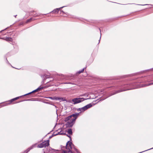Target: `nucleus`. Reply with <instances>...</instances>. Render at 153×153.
Masks as SVG:
<instances>
[{
  "label": "nucleus",
  "instance_id": "f257e3e1",
  "mask_svg": "<svg viewBox=\"0 0 153 153\" xmlns=\"http://www.w3.org/2000/svg\"><path fill=\"white\" fill-rule=\"evenodd\" d=\"M80 112L73 114L66 117L64 120L65 122H67L65 124L67 127H72L74 125L77 117L79 115Z\"/></svg>",
  "mask_w": 153,
  "mask_h": 153
},
{
  "label": "nucleus",
  "instance_id": "f03ea898",
  "mask_svg": "<svg viewBox=\"0 0 153 153\" xmlns=\"http://www.w3.org/2000/svg\"><path fill=\"white\" fill-rule=\"evenodd\" d=\"M137 88V85L135 82H133L130 84H122L117 86L116 88L119 90H123L122 92L127 90L134 89Z\"/></svg>",
  "mask_w": 153,
  "mask_h": 153
},
{
  "label": "nucleus",
  "instance_id": "7ed1b4c3",
  "mask_svg": "<svg viewBox=\"0 0 153 153\" xmlns=\"http://www.w3.org/2000/svg\"><path fill=\"white\" fill-rule=\"evenodd\" d=\"M72 146H74L72 142L70 141H68L66 143V149L68 150H63V151L64 153H73L72 151L69 149V148H70L72 150Z\"/></svg>",
  "mask_w": 153,
  "mask_h": 153
},
{
  "label": "nucleus",
  "instance_id": "20e7f679",
  "mask_svg": "<svg viewBox=\"0 0 153 153\" xmlns=\"http://www.w3.org/2000/svg\"><path fill=\"white\" fill-rule=\"evenodd\" d=\"M88 99H85L83 97H78L73 99L72 101L73 102V104L75 105L77 103H80L85 100H86Z\"/></svg>",
  "mask_w": 153,
  "mask_h": 153
},
{
  "label": "nucleus",
  "instance_id": "39448f33",
  "mask_svg": "<svg viewBox=\"0 0 153 153\" xmlns=\"http://www.w3.org/2000/svg\"><path fill=\"white\" fill-rule=\"evenodd\" d=\"M49 140L45 141L42 143L39 144L38 146V147L39 148L46 147L49 145Z\"/></svg>",
  "mask_w": 153,
  "mask_h": 153
},
{
  "label": "nucleus",
  "instance_id": "423d86ee",
  "mask_svg": "<svg viewBox=\"0 0 153 153\" xmlns=\"http://www.w3.org/2000/svg\"><path fill=\"white\" fill-rule=\"evenodd\" d=\"M123 91V90H118L115 91L114 92L110 93L108 94V96H107V97H106L104 99H101L100 100H104L106 99V98H107L108 97H110L112 95H113L115 94H117L118 93H120V92H122V91Z\"/></svg>",
  "mask_w": 153,
  "mask_h": 153
},
{
  "label": "nucleus",
  "instance_id": "0eeeda50",
  "mask_svg": "<svg viewBox=\"0 0 153 153\" xmlns=\"http://www.w3.org/2000/svg\"><path fill=\"white\" fill-rule=\"evenodd\" d=\"M65 6H63L62 7H60L59 8H57L54 9L53 11H51V13H58L59 11L62 8L64 7Z\"/></svg>",
  "mask_w": 153,
  "mask_h": 153
},
{
  "label": "nucleus",
  "instance_id": "6e6552de",
  "mask_svg": "<svg viewBox=\"0 0 153 153\" xmlns=\"http://www.w3.org/2000/svg\"><path fill=\"white\" fill-rule=\"evenodd\" d=\"M92 106V105L91 103H89L87 105H86L85 106L83 107L84 110L85 111L87 110L88 109L90 108Z\"/></svg>",
  "mask_w": 153,
  "mask_h": 153
},
{
  "label": "nucleus",
  "instance_id": "1a4fd4ad",
  "mask_svg": "<svg viewBox=\"0 0 153 153\" xmlns=\"http://www.w3.org/2000/svg\"><path fill=\"white\" fill-rule=\"evenodd\" d=\"M34 147V146H32L28 148L25 151L24 153H27L31 149H32Z\"/></svg>",
  "mask_w": 153,
  "mask_h": 153
},
{
  "label": "nucleus",
  "instance_id": "9d476101",
  "mask_svg": "<svg viewBox=\"0 0 153 153\" xmlns=\"http://www.w3.org/2000/svg\"><path fill=\"white\" fill-rule=\"evenodd\" d=\"M15 100H14V98L8 101V102H9V103H5V105H8L10 104H11V102L14 101Z\"/></svg>",
  "mask_w": 153,
  "mask_h": 153
},
{
  "label": "nucleus",
  "instance_id": "9b49d317",
  "mask_svg": "<svg viewBox=\"0 0 153 153\" xmlns=\"http://www.w3.org/2000/svg\"><path fill=\"white\" fill-rule=\"evenodd\" d=\"M77 111H80L81 112H83L85 111L83 107L77 109Z\"/></svg>",
  "mask_w": 153,
  "mask_h": 153
},
{
  "label": "nucleus",
  "instance_id": "f8f14e48",
  "mask_svg": "<svg viewBox=\"0 0 153 153\" xmlns=\"http://www.w3.org/2000/svg\"><path fill=\"white\" fill-rule=\"evenodd\" d=\"M86 68V67L85 68H84L83 69H82L81 70H79V71H78V72H77V74H79L80 73H82L83 72V71H84V70H85V69Z\"/></svg>",
  "mask_w": 153,
  "mask_h": 153
},
{
  "label": "nucleus",
  "instance_id": "ddd939ff",
  "mask_svg": "<svg viewBox=\"0 0 153 153\" xmlns=\"http://www.w3.org/2000/svg\"><path fill=\"white\" fill-rule=\"evenodd\" d=\"M41 76L43 79H46L48 78L47 76L45 74L43 75H42Z\"/></svg>",
  "mask_w": 153,
  "mask_h": 153
},
{
  "label": "nucleus",
  "instance_id": "4468645a",
  "mask_svg": "<svg viewBox=\"0 0 153 153\" xmlns=\"http://www.w3.org/2000/svg\"><path fill=\"white\" fill-rule=\"evenodd\" d=\"M68 134L72 135L73 133L72 129L71 128L69 129L68 130Z\"/></svg>",
  "mask_w": 153,
  "mask_h": 153
},
{
  "label": "nucleus",
  "instance_id": "2eb2a0df",
  "mask_svg": "<svg viewBox=\"0 0 153 153\" xmlns=\"http://www.w3.org/2000/svg\"><path fill=\"white\" fill-rule=\"evenodd\" d=\"M35 19H33V18H30V19H27L26 21V23H27L29 22H30L31 21H33V20H34Z\"/></svg>",
  "mask_w": 153,
  "mask_h": 153
},
{
  "label": "nucleus",
  "instance_id": "dca6fc26",
  "mask_svg": "<svg viewBox=\"0 0 153 153\" xmlns=\"http://www.w3.org/2000/svg\"><path fill=\"white\" fill-rule=\"evenodd\" d=\"M5 40L7 41L11 42L13 41V39L10 37H7L6 38Z\"/></svg>",
  "mask_w": 153,
  "mask_h": 153
},
{
  "label": "nucleus",
  "instance_id": "f3484780",
  "mask_svg": "<svg viewBox=\"0 0 153 153\" xmlns=\"http://www.w3.org/2000/svg\"><path fill=\"white\" fill-rule=\"evenodd\" d=\"M43 88V87H41L40 86L38 88H37L36 89L37 91H40Z\"/></svg>",
  "mask_w": 153,
  "mask_h": 153
},
{
  "label": "nucleus",
  "instance_id": "a211bd4d",
  "mask_svg": "<svg viewBox=\"0 0 153 153\" xmlns=\"http://www.w3.org/2000/svg\"><path fill=\"white\" fill-rule=\"evenodd\" d=\"M33 98H30V99H26V100H22V101H21V102L24 101H33ZM20 102H21V101Z\"/></svg>",
  "mask_w": 153,
  "mask_h": 153
},
{
  "label": "nucleus",
  "instance_id": "6ab92c4d",
  "mask_svg": "<svg viewBox=\"0 0 153 153\" xmlns=\"http://www.w3.org/2000/svg\"><path fill=\"white\" fill-rule=\"evenodd\" d=\"M55 132H54L53 133L52 135L51 136L49 137V138H51L53 136H56L57 135V134H55Z\"/></svg>",
  "mask_w": 153,
  "mask_h": 153
},
{
  "label": "nucleus",
  "instance_id": "aec40b11",
  "mask_svg": "<svg viewBox=\"0 0 153 153\" xmlns=\"http://www.w3.org/2000/svg\"><path fill=\"white\" fill-rule=\"evenodd\" d=\"M56 134H57V135L58 134H60V135H63V134H66L65 133L63 134L61 133V131H60L59 132H58V133H57Z\"/></svg>",
  "mask_w": 153,
  "mask_h": 153
},
{
  "label": "nucleus",
  "instance_id": "412c9836",
  "mask_svg": "<svg viewBox=\"0 0 153 153\" xmlns=\"http://www.w3.org/2000/svg\"><path fill=\"white\" fill-rule=\"evenodd\" d=\"M37 92V91L36 89H35V90L32 91L30 93H31V94H32V93H34L35 92Z\"/></svg>",
  "mask_w": 153,
  "mask_h": 153
},
{
  "label": "nucleus",
  "instance_id": "4be33fe9",
  "mask_svg": "<svg viewBox=\"0 0 153 153\" xmlns=\"http://www.w3.org/2000/svg\"><path fill=\"white\" fill-rule=\"evenodd\" d=\"M73 149H74V150H75V151L77 153H78V150H77L76 149V148L75 147H74V148H73Z\"/></svg>",
  "mask_w": 153,
  "mask_h": 153
},
{
  "label": "nucleus",
  "instance_id": "5701e85b",
  "mask_svg": "<svg viewBox=\"0 0 153 153\" xmlns=\"http://www.w3.org/2000/svg\"><path fill=\"white\" fill-rule=\"evenodd\" d=\"M61 12L63 13V14H65L66 15H67L68 14V13H65L64 11H63V10H61Z\"/></svg>",
  "mask_w": 153,
  "mask_h": 153
},
{
  "label": "nucleus",
  "instance_id": "b1692460",
  "mask_svg": "<svg viewBox=\"0 0 153 153\" xmlns=\"http://www.w3.org/2000/svg\"><path fill=\"white\" fill-rule=\"evenodd\" d=\"M136 5H152V4H136Z\"/></svg>",
  "mask_w": 153,
  "mask_h": 153
},
{
  "label": "nucleus",
  "instance_id": "393cba45",
  "mask_svg": "<svg viewBox=\"0 0 153 153\" xmlns=\"http://www.w3.org/2000/svg\"><path fill=\"white\" fill-rule=\"evenodd\" d=\"M20 97H21V96H20V97H16V98H14L15 100H16L18 99Z\"/></svg>",
  "mask_w": 153,
  "mask_h": 153
},
{
  "label": "nucleus",
  "instance_id": "a878e982",
  "mask_svg": "<svg viewBox=\"0 0 153 153\" xmlns=\"http://www.w3.org/2000/svg\"><path fill=\"white\" fill-rule=\"evenodd\" d=\"M31 94V93H30V92H29V93H27V94H26L24 95H23V96H25L27 95H29V94Z\"/></svg>",
  "mask_w": 153,
  "mask_h": 153
},
{
  "label": "nucleus",
  "instance_id": "bb28decb",
  "mask_svg": "<svg viewBox=\"0 0 153 153\" xmlns=\"http://www.w3.org/2000/svg\"><path fill=\"white\" fill-rule=\"evenodd\" d=\"M153 84V82H152L150 83H149L147 85L149 86V85H152Z\"/></svg>",
  "mask_w": 153,
  "mask_h": 153
},
{
  "label": "nucleus",
  "instance_id": "cd10ccee",
  "mask_svg": "<svg viewBox=\"0 0 153 153\" xmlns=\"http://www.w3.org/2000/svg\"><path fill=\"white\" fill-rule=\"evenodd\" d=\"M60 99H61V98H59V97H56V100H60Z\"/></svg>",
  "mask_w": 153,
  "mask_h": 153
},
{
  "label": "nucleus",
  "instance_id": "c85d7f7f",
  "mask_svg": "<svg viewBox=\"0 0 153 153\" xmlns=\"http://www.w3.org/2000/svg\"><path fill=\"white\" fill-rule=\"evenodd\" d=\"M49 98L52 99V100H54V97H49Z\"/></svg>",
  "mask_w": 153,
  "mask_h": 153
},
{
  "label": "nucleus",
  "instance_id": "c756f323",
  "mask_svg": "<svg viewBox=\"0 0 153 153\" xmlns=\"http://www.w3.org/2000/svg\"><path fill=\"white\" fill-rule=\"evenodd\" d=\"M147 71H153V68L150 69H149L147 70Z\"/></svg>",
  "mask_w": 153,
  "mask_h": 153
},
{
  "label": "nucleus",
  "instance_id": "7c9ffc66",
  "mask_svg": "<svg viewBox=\"0 0 153 153\" xmlns=\"http://www.w3.org/2000/svg\"><path fill=\"white\" fill-rule=\"evenodd\" d=\"M6 59L7 63H8V64H9L10 65V64L9 63V62L7 60V58Z\"/></svg>",
  "mask_w": 153,
  "mask_h": 153
},
{
  "label": "nucleus",
  "instance_id": "2f4dec72",
  "mask_svg": "<svg viewBox=\"0 0 153 153\" xmlns=\"http://www.w3.org/2000/svg\"><path fill=\"white\" fill-rule=\"evenodd\" d=\"M45 80V79H43V80H42V84H43V83H44Z\"/></svg>",
  "mask_w": 153,
  "mask_h": 153
},
{
  "label": "nucleus",
  "instance_id": "473e14b6",
  "mask_svg": "<svg viewBox=\"0 0 153 153\" xmlns=\"http://www.w3.org/2000/svg\"><path fill=\"white\" fill-rule=\"evenodd\" d=\"M67 136L68 137H69L70 138V140H71V136H69V135H67Z\"/></svg>",
  "mask_w": 153,
  "mask_h": 153
},
{
  "label": "nucleus",
  "instance_id": "72a5a7b5",
  "mask_svg": "<svg viewBox=\"0 0 153 153\" xmlns=\"http://www.w3.org/2000/svg\"><path fill=\"white\" fill-rule=\"evenodd\" d=\"M62 79L59 78L57 79V80L59 81V80H62Z\"/></svg>",
  "mask_w": 153,
  "mask_h": 153
},
{
  "label": "nucleus",
  "instance_id": "f704fd0d",
  "mask_svg": "<svg viewBox=\"0 0 153 153\" xmlns=\"http://www.w3.org/2000/svg\"><path fill=\"white\" fill-rule=\"evenodd\" d=\"M7 29V28H5V29H4V30H1V31H0V33H1V32H2L4 30H6V29Z\"/></svg>",
  "mask_w": 153,
  "mask_h": 153
},
{
  "label": "nucleus",
  "instance_id": "c9c22d12",
  "mask_svg": "<svg viewBox=\"0 0 153 153\" xmlns=\"http://www.w3.org/2000/svg\"><path fill=\"white\" fill-rule=\"evenodd\" d=\"M101 33L100 34V39L99 40V42L98 44L100 42V39H101Z\"/></svg>",
  "mask_w": 153,
  "mask_h": 153
},
{
  "label": "nucleus",
  "instance_id": "e433bc0d",
  "mask_svg": "<svg viewBox=\"0 0 153 153\" xmlns=\"http://www.w3.org/2000/svg\"><path fill=\"white\" fill-rule=\"evenodd\" d=\"M61 99H60V100H62V101H64L65 100H63V98H61Z\"/></svg>",
  "mask_w": 153,
  "mask_h": 153
},
{
  "label": "nucleus",
  "instance_id": "4c0bfd02",
  "mask_svg": "<svg viewBox=\"0 0 153 153\" xmlns=\"http://www.w3.org/2000/svg\"><path fill=\"white\" fill-rule=\"evenodd\" d=\"M65 84H71V82H68V83H67V82H66V83H65Z\"/></svg>",
  "mask_w": 153,
  "mask_h": 153
},
{
  "label": "nucleus",
  "instance_id": "58836bf2",
  "mask_svg": "<svg viewBox=\"0 0 153 153\" xmlns=\"http://www.w3.org/2000/svg\"><path fill=\"white\" fill-rule=\"evenodd\" d=\"M33 12H34V11H31V12H30V14H31V13H33Z\"/></svg>",
  "mask_w": 153,
  "mask_h": 153
},
{
  "label": "nucleus",
  "instance_id": "ea45409f",
  "mask_svg": "<svg viewBox=\"0 0 153 153\" xmlns=\"http://www.w3.org/2000/svg\"><path fill=\"white\" fill-rule=\"evenodd\" d=\"M16 16H17V15H16L15 16H14L15 17H16Z\"/></svg>",
  "mask_w": 153,
  "mask_h": 153
},
{
  "label": "nucleus",
  "instance_id": "a19ab883",
  "mask_svg": "<svg viewBox=\"0 0 153 153\" xmlns=\"http://www.w3.org/2000/svg\"><path fill=\"white\" fill-rule=\"evenodd\" d=\"M100 29V32H101V30H100V29Z\"/></svg>",
  "mask_w": 153,
  "mask_h": 153
},
{
  "label": "nucleus",
  "instance_id": "79ce46f5",
  "mask_svg": "<svg viewBox=\"0 0 153 153\" xmlns=\"http://www.w3.org/2000/svg\"><path fill=\"white\" fill-rule=\"evenodd\" d=\"M0 39H2L1 38H0Z\"/></svg>",
  "mask_w": 153,
  "mask_h": 153
},
{
  "label": "nucleus",
  "instance_id": "37998d69",
  "mask_svg": "<svg viewBox=\"0 0 153 153\" xmlns=\"http://www.w3.org/2000/svg\"><path fill=\"white\" fill-rule=\"evenodd\" d=\"M57 133H55V134H56Z\"/></svg>",
  "mask_w": 153,
  "mask_h": 153
}]
</instances>
